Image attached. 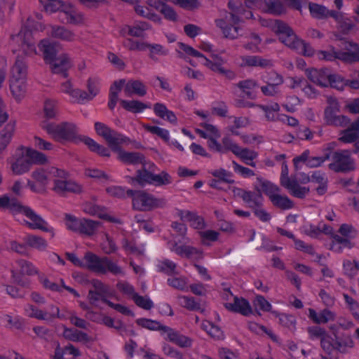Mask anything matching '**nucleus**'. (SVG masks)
Returning a JSON list of instances; mask_svg holds the SVG:
<instances>
[{
    "label": "nucleus",
    "mask_w": 359,
    "mask_h": 359,
    "mask_svg": "<svg viewBox=\"0 0 359 359\" xmlns=\"http://www.w3.org/2000/svg\"><path fill=\"white\" fill-rule=\"evenodd\" d=\"M148 4L164 15L165 18L170 20H175L177 14L174 10L168 5L164 4L160 0H148Z\"/></svg>",
    "instance_id": "obj_44"
},
{
    "label": "nucleus",
    "mask_w": 359,
    "mask_h": 359,
    "mask_svg": "<svg viewBox=\"0 0 359 359\" xmlns=\"http://www.w3.org/2000/svg\"><path fill=\"white\" fill-rule=\"evenodd\" d=\"M62 93L69 95L72 102L83 103L82 90L75 88L70 81H66L61 85Z\"/></svg>",
    "instance_id": "obj_36"
},
{
    "label": "nucleus",
    "mask_w": 359,
    "mask_h": 359,
    "mask_svg": "<svg viewBox=\"0 0 359 359\" xmlns=\"http://www.w3.org/2000/svg\"><path fill=\"white\" fill-rule=\"evenodd\" d=\"M124 83L125 79H120L114 81L111 85L110 88L109 100L108 102V106L111 109H114L116 102L118 100V93L122 89Z\"/></svg>",
    "instance_id": "obj_53"
},
{
    "label": "nucleus",
    "mask_w": 359,
    "mask_h": 359,
    "mask_svg": "<svg viewBox=\"0 0 359 359\" xmlns=\"http://www.w3.org/2000/svg\"><path fill=\"white\" fill-rule=\"evenodd\" d=\"M10 90L13 98L20 102L26 95V81H9Z\"/></svg>",
    "instance_id": "obj_42"
},
{
    "label": "nucleus",
    "mask_w": 359,
    "mask_h": 359,
    "mask_svg": "<svg viewBox=\"0 0 359 359\" xmlns=\"http://www.w3.org/2000/svg\"><path fill=\"white\" fill-rule=\"evenodd\" d=\"M151 29L150 25L146 22H139L133 25H124L119 31L120 35L126 36L127 34L135 37H143L144 32Z\"/></svg>",
    "instance_id": "obj_29"
},
{
    "label": "nucleus",
    "mask_w": 359,
    "mask_h": 359,
    "mask_svg": "<svg viewBox=\"0 0 359 359\" xmlns=\"http://www.w3.org/2000/svg\"><path fill=\"white\" fill-rule=\"evenodd\" d=\"M201 243L205 246H210L219 239V233L212 229L201 230L198 232Z\"/></svg>",
    "instance_id": "obj_51"
},
{
    "label": "nucleus",
    "mask_w": 359,
    "mask_h": 359,
    "mask_svg": "<svg viewBox=\"0 0 359 359\" xmlns=\"http://www.w3.org/2000/svg\"><path fill=\"white\" fill-rule=\"evenodd\" d=\"M249 8H256L264 13L280 15L285 11L283 3L299 10L302 0H245Z\"/></svg>",
    "instance_id": "obj_10"
},
{
    "label": "nucleus",
    "mask_w": 359,
    "mask_h": 359,
    "mask_svg": "<svg viewBox=\"0 0 359 359\" xmlns=\"http://www.w3.org/2000/svg\"><path fill=\"white\" fill-rule=\"evenodd\" d=\"M147 180L149 182V184L155 186L168 184L171 182L170 175L165 172H162L158 175L152 174L151 175H148V180Z\"/></svg>",
    "instance_id": "obj_63"
},
{
    "label": "nucleus",
    "mask_w": 359,
    "mask_h": 359,
    "mask_svg": "<svg viewBox=\"0 0 359 359\" xmlns=\"http://www.w3.org/2000/svg\"><path fill=\"white\" fill-rule=\"evenodd\" d=\"M162 336L165 340H168L180 347L187 348L191 346V339L180 334L168 327L162 328Z\"/></svg>",
    "instance_id": "obj_25"
},
{
    "label": "nucleus",
    "mask_w": 359,
    "mask_h": 359,
    "mask_svg": "<svg viewBox=\"0 0 359 359\" xmlns=\"http://www.w3.org/2000/svg\"><path fill=\"white\" fill-rule=\"evenodd\" d=\"M60 19L62 22L74 26L84 25L86 22L84 15L69 4L64 7Z\"/></svg>",
    "instance_id": "obj_23"
},
{
    "label": "nucleus",
    "mask_w": 359,
    "mask_h": 359,
    "mask_svg": "<svg viewBox=\"0 0 359 359\" xmlns=\"http://www.w3.org/2000/svg\"><path fill=\"white\" fill-rule=\"evenodd\" d=\"M224 307L233 312L243 316H249L252 313L250 303L244 298L234 296L230 291L226 290L223 294Z\"/></svg>",
    "instance_id": "obj_16"
},
{
    "label": "nucleus",
    "mask_w": 359,
    "mask_h": 359,
    "mask_svg": "<svg viewBox=\"0 0 359 359\" xmlns=\"http://www.w3.org/2000/svg\"><path fill=\"white\" fill-rule=\"evenodd\" d=\"M86 90H82L83 102L93 100L99 93L101 88L100 79L96 76H89L85 83Z\"/></svg>",
    "instance_id": "obj_24"
},
{
    "label": "nucleus",
    "mask_w": 359,
    "mask_h": 359,
    "mask_svg": "<svg viewBox=\"0 0 359 359\" xmlns=\"http://www.w3.org/2000/svg\"><path fill=\"white\" fill-rule=\"evenodd\" d=\"M177 46L178 52H183L187 55L198 57L201 65L206 67L211 71L224 76L229 79H233L235 77L233 72L226 69L223 66L225 63V60L219 55L213 53V46L209 41H201L198 44V48L205 53H211V57L212 60L208 59L198 50L183 43H178Z\"/></svg>",
    "instance_id": "obj_1"
},
{
    "label": "nucleus",
    "mask_w": 359,
    "mask_h": 359,
    "mask_svg": "<svg viewBox=\"0 0 359 359\" xmlns=\"http://www.w3.org/2000/svg\"><path fill=\"white\" fill-rule=\"evenodd\" d=\"M27 65L24 58L17 57L11 68L9 81H26Z\"/></svg>",
    "instance_id": "obj_28"
},
{
    "label": "nucleus",
    "mask_w": 359,
    "mask_h": 359,
    "mask_svg": "<svg viewBox=\"0 0 359 359\" xmlns=\"http://www.w3.org/2000/svg\"><path fill=\"white\" fill-rule=\"evenodd\" d=\"M309 9L311 15L316 19H325L332 17V13L334 12V11L329 10L323 5L315 3H309Z\"/></svg>",
    "instance_id": "obj_45"
},
{
    "label": "nucleus",
    "mask_w": 359,
    "mask_h": 359,
    "mask_svg": "<svg viewBox=\"0 0 359 359\" xmlns=\"http://www.w3.org/2000/svg\"><path fill=\"white\" fill-rule=\"evenodd\" d=\"M63 172L55 167L39 168L33 170L29 178L27 180V187L36 194H44L52 176H61Z\"/></svg>",
    "instance_id": "obj_6"
},
{
    "label": "nucleus",
    "mask_w": 359,
    "mask_h": 359,
    "mask_svg": "<svg viewBox=\"0 0 359 359\" xmlns=\"http://www.w3.org/2000/svg\"><path fill=\"white\" fill-rule=\"evenodd\" d=\"M328 107L325 110V119L327 124L332 125L337 118L336 113L339 110L338 102L332 97L328 99Z\"/></svg>",
    "instance_id": "obj_52"
},
{
    "label": "nucleus",
    "mask_w": 359,
    "mask_h": 359,
    "mask_svg": "<svg viewBox=\"0 0 359 359\" xmlns=\"http://www.w3.org/2000/svg\"><path fill=\"white\" fill-rule=\"evenodd\" d=\"M82 142L92 152L96 153L100 156L109 157L111 156L110 151L107 147L100 144L89 137L83 136L82 138Z\"/></svg>",
    "instance_id": "obj_41"
},
{
    "label": "nucleus",
    "mask_w": 359,
    "mask_h": 359,
    "mask_svg": "<svg viewBox=\"0 0 359 359\" xmlns=\"http://www.w3.org/2000/svg\"><path fill=\"white\" fill-rule=\"evenodd\" d=\"M48 161L43 154L29 147H19L10 160L11 170L15 175L28 172L33 164H43Z\"/></svg>",
    "instance_id": "obj_4"
},
{
    "label": "nucleus",
    "mask_w": 359,
    "mask_h": 359,
    "mask_svg": "<svg viewBox=\"0 0 359 359\" xmlns=\"http://www.w3.org/2000/svg\"><path fill=\"white\" fill-rule=\"evenodd\" d=\"M261 25L264 27H269L275 32L279 38V40L292 49H296L301 40L297 38L293 31L285 23L272 20L259 19Z\"/></svg>",
    "instance_id": "obj_11"
},
{
    "label": "nucleus",
    "mask_w": 359,
    "mask_h": 359,
    "mask_svg": "<svg viewBox=\"0 0 359 359\" xmlns=\"http://www.w3.org/2000/svg\"><path fill=\"white\" fill-rule=\"evenodd\" d=\"M147 49L149 51V57L154 60L157 61V56H165L168 54V50L163 46L158 43H147Z\"/></svg>",
    "instance_id": "obj_59"
},
{
    "label": "nucleus",
    "mask_w": 359,
    "mask_h": 359,
    "mask_svg": "<svg viewBox=\"0 0 359 359\" xmlns=\"http://www.w3.org/2000/svg\"><path fill=\"white\" fill-rule=\"evenodd\" d=\"M39 50L43 53V60L49 64L54 73H65L72 66L70 57L67 54L62 53L56 57V43L49 39H42L38 44Z\"/></svg>",
    "instance_id": "obj_5"
},
{
    "label": "nucleus",
    "mask_w": 359,
    "mask_h": 359,
    "mask_svg": "<svg viewBox=\"0 0 359 359\" xmlns=\"http://www.w3.org/2000/svg\"><path fill=\"white\" fill-rule=\"evenodd\" d=\"M175 215L183 222H188L194 229L200 231L205 226L204 220L202 217L197 216L194 212L186 210H177Z\"/></svg>",
    "instance_id": "obj_30"
},
{
    "label": "nucleus",
    "mask_w": 359,
    "mask_h": 359,
    "mask_svg": "<svg viewBox=\"0 0 359 359\" xmlns=\"http://www.w3.org/2000/svg\"><path fill=\"white\" fill-rule=\"evenodd\" d=\"M112 151L117 154V158L121 162L126 164L137 165L143 163V156L137 152H127L116 146V149H113Z\"/></svg>",
    "instance_id": "obj_31"
},
{
    "label": "nucleus",
    "mask_w": 359,
    "mask_h": 359,
    "mask_svg": "<svg viewBox=\"0 0 359 359\" xmlns=\"http://www.w3.org/2000/svg\"><path fill=\"white\" fill-rule=\"evenodd\" d=\"M359 137V127H355V121L351 127L340 133L339 140L344 143L355 142Z\"/></svg>",
    "instance_id": "obj_50"
},
{
    "label": "nucleus",
    "mask_w": 359,
    "mask_h": 359,
    "mask_svg": "<svg viewBox=\"0 0 359 359\" xmlns=\"http://www.w3.org/2000/svg\"><path fill=\"white\" fill-rule=\"evenodd\" d=\"M229 7L231 12L215 20V24L226 38L233 39L239 35L238 22L243 19L252 18L254 15L251 11L243 12L236 0H229Z\"/></svg>",
    "instance_id": "obj_3"
},
{
    "label": "nucleus",
    "mask_w": 359,
    "mask_h": 359,
    "mask_svg": "<svg viewBox=\"0 0 359 359\" xmlns=\"http://www.w3.org/2000/svg\"><path fill=\"white\" fill-rule=\"evenodd\" d=\"M49 34L54 38L65 41H73L76 38L75 33L63 26L53 25L50 27Z\"/></svg>",
    "instance_id": "obj_37"
},
{
    "label": "nucleus",
    "mask_w": 359,
    "mask_h": 359,
    "mask_svg": "<svg viewBox=\"0 0 359 359\" xmlns=\"http://www.w3.org/2000/svg\"><path fill=\"white\" fill-rule=\"evenodd\" d=\"M309 317L316 323H326L328 321L334 319L335 315L330 310L325 309L320 313H317L313 309H309Z\"/></svg>",
    "instance_id": "obj_46"
},
{
    "label": "nucleus",
    "mask_w": 359,
    "mask_h": 359,
    "mask_svg": "<svg viewBox=\"0 0 359 359\" xmlns=\"http://www.w3.org/2000/svg\"><path fill=\"white\" fill-rule=\"evenodd\" d=\"M133 206L135 210L149 211L154 208L163 207L165 201L163 198H158L144 191H133Z\"/></svg>",
    "instance_id": "obj_13"
},
{
    "label": "nucleus",
    "mask_w": 359,
    "mask_h": 359,
    "mask_svg": "<svg viewBox=\"0 0 359 359\" xmlns=\"http://www.w3.org/2000/svg\"><path fill=\"white\" fill-rule=\"evenodd\" d=\"M332 18L335 20L338 29L344 33H347L354 27L352 20L344 13L336 11L332 13Z\"/></svg>",
    "instance_id": "obj_40"
},
{
    "label": "nucleus",
    "mask_w": 359,
    "mask_h": 359,
    "mask_svg": "<svg viewBox=\"0 0 359 359\" xmlns=\"http://www.w3.org/2000/svg\"><path fill=\"white\" fill-rule=\"evenodd\" d=\"M202 327L211 337L215 339H222L224 338L223 331L218 326L210 321L203 322Z\"/></svg>",
    "instance_id": "obj_62"
},
{
    "label": "nucleus",
    "mask_w": 359,
    "mask_h": 359,
    "mask_svg": "<svg viewBox=\"0 0 359 359\" xmlns=\"http://www.w3.org/2000/svg\"><path fill=\"white\" fill-rule=\"evenodd\" d=\"M95 130L96 133L107 142L111 150L116 149V146H120L128 140L126 136L117 133L101 122L95 123Z\"/></svg>",
    "instance_id": "obj_17"
},
{
    "label": "nucleus",
    "mask_w": 359,
    "mask_h": 359,
    "mask_svg": "<svg viewBox=\"0 0 359 359\" xmlns=\"http://www.w3.org/2000/svg\"><path fill=\"white\" fill-rule=\"evenodd\" d=\"M307 77L316 85L321 87L329 86V78L331 72L328 69H306Z\"/></svg>",
    "instance_id": "obj_26"
},
{
    "label": "nucleus",
    "mask_w": 359,
    "mask_h": 359,
    "mask_svg": "<svg viewBox=\"0 0 359 359\" xmlns=\"http://www.w3.org/2000/svg\"><path fill=\"white\" fill-rule=\"evenodd\" d=\"M346 51L340 52L332 50L330 51L320 50L318 52V57L320 60H333L336 58L347 62L359 60V47L351 41H345Z\"/></svg>",
    "instance_id": "obj_12"
},
{
    "label": "nucleus",
    "mask_w": 359,
    "mask_h": 359,
    "mask_svg": "<svg viewBox=\"0 0 359 359\" xmlns=\"http://www.w3.org/2000/svg\"><path fill=\"white\" fill-rule=\"evenodd\" d=\"M11 273L14 282L26 286V283L22 280V276L37 274L38 270L32 263L25 259H18L12 265Z\"/></svg>",
    "instance_id": "obj_20"
},
{
    "label": "nucleus",
    "mask_w": 359,
    "mask_h": 359,
    "mask_svg": "<svg viewBox=\"0 0 359 359\" xmlns=\"http://www.w3.org/2000/svg\"><path fill=\"white\" fill-rule=\"evenodd\" d=\"M329 168L334 172H346L355 169V162L349 151L341 150L333 154Z\"/></svg>",
    "instance_id": "obj_18"
},
{
    "label": "nucleus",
    "mask_w": 359,
    "mask_h": 359,
    "mask_svg": "<svg viewBox=\"0 0 359 359\" xmlns=\"http://www.w3.org/2000/svg\"><path fill=\"white\" fill-rule=\"evenodd\" d=\"M320 342L323 349L329 353L334 350L345 353L353 346V341L349 336L341 338H337L334 336V338H333L330 335H325Z\"/></svg>",
    "instance_id": "obj_19"
},
{
    "label": "nucleus",
    "mask_w": 359,
    "mask_h": 359,
    "mask_svg": "<svg viewBox=\"0 0 359 359\" xmlns=\"http://www.w3.org/2000/svg\"><path fill=\"white\" fill-rule=\"evenodd\" d=\"M302 231L313 238L318 237L322 232L325 233V234L333 233L332 229L325 224H320L318 226H316L310 224H306L303 226Z\"/></svg>",
    "instance_id": "obj_43"
},
{
    "label": "nucleus",
    "mask_w": 359,
    "mask_h": 359,
    "mask_svg": "<svg viewBox=\"0 0 359 359\" xmlns=\"http://www.w3.org/2000/svg\"><path fill=\"white\" fill-rule=\"evenodd\" d=\"M120 103L124 109L135 114L141 113L146 109L151 107L150 104H147L141 101L135 100H121Z\"/></svg>",
    "instance_id": "obj_47"
},
{
    "label": "nucleus",
    "mask_w": 359,
    "mask_h": 359,
    "mask_svg": "<svg viewBox=\"0 0 359 359\" xmlns=\"http://www.w3.org/2000/svg\"><path fill=\"white\" fill-rule=\"evenodd\" d=\"M61 335L66 339L74 342L86 344L93 341V339L86 333L75 329L68 328L65 326H63V330L61 332Z\"/></svg>",
    "instance_id": "obj_33"
},
{
    "label": "nucleus",
    "mask_w": 359,
    "mask_h": 359,
    "mask_svg": "<svg viewBox=\"0 0 359 359\" xmlns=\"http://www.w3.org/2000/svg\"><path fill=\"white\" fill-rule=\"evenodd\" d=\"M235 194L241 196L248 205L252 209L260 207L263 203V197L260 193L256 194L238 189L235 191Z\"/></svg>",
    "instance_id": "obj_34"
},
{
    "label": "nucleus",
    "mask_w": 359,
    "mask_h": 359,
    "mask_svg": "<svg viewBox=\"0 0 359 359\" xmlns=\"http://www.w3.org/2000/svg\"><path fill=\"white\" fill-rule=\"evenodd\" d=\"M59 170L63 172L61 176H52L51 181L53 182L52 190L57 194L60 196H65L69 193H80L82 191V187L72 180H67V173L65 170L60 169Z\"/></svg>",
    "instance_id": "obj_15"
},
{
    "label": "nucleus",
    "mask_w": 359,
    "mask_h": 359,
    "mask_svg": "<svg viewBox=\"0 0 359 359\" xmlns=\"http://www.w3.org/2000/svg\"><path fill=\"white\" fill-rule=\"evenodd\" d=\"M81 353L79 348L72 344L61 347L57 344L54 353L51 355V359H76L81 356Z\"/></svg>",
    "instance_id": "obj_27"
},
{
    "label": "nucleus",
    "mask_w": 359,
    "mask_h": 359,
    "mask_svg": "<svg viewBox=\"0 0 359 359\" xmlns=\"http://www.w3.org/2000/svg\"><path fill=\"white\" fill-rule=\"evenodd\" d=\"M0 325L8 329H19L22 325L21 318L4 313L0 316Z\"/></svg>",
    "instance_id": "obj_55"
},
{
    "label": "nucleus",
    "mask_w": 359,
    "mask_h": 359,
    "mask_svg": "<svg viewBox=\"0 0 359 359\" xmlns=\"http://www.w3.org/2000/svg\"><path fill=\"white\" fill-rule=\"evenodd\" d=\"M232 120V124L229 125L228 130L233 135H239L238 129L247 128L250 124V121L247 117H229Z\"/></svg>",
    "instance_id": "obj_54"
},
{
    "label": "nucleus",
    "mask_w": 359,
    "mask_h": 359,
    "mask_svg": "<svg viewBox=\"0 0 359 359\" xmlns=\"http://www.w3.org/2000/svg\"><path fill=\"white\" fill-rule=\"evenodd\" d=\"M8 209L16 217L20 219V216L25 218L24 222L33 229H39L48 232L52 237L55 236V230L53 226L48 224L40 215H37L32 208L22 205L14 198H11L7 195L0 196V210Z\"/></svg>",
    "instance_id": "obj_2"
},
{
    "label": "nucleus",
    "mask_w": 359,
    "mask_h": 359,
    "mask_svg": "<svg viewBox=\"0 0 359 359\" xmlns=\"http://www.w3.org/2000/svg\"><path fill=\"white\" fill-rule=\"evenodd\" d=\"M233 154L240 158L245 164L252 167H255L256 163L254 161L258 156L257 152L247 148L234 147Z\"/></svg>",
    "instance_id": "obj_38"
},
{
    "label": "nucleus",
    "mask_w": 359,
    "mask_h": 359,
    "mask_svg": "<svg viewBox=\"0 0 359 359\" xmlns=\"http://www.w3.org/2000/svg\"><path fill=\"white\" fill-rule=\"evenodd\" d=\"M74 313V311L68 310L67 309H62L60 310L58 307L53 305L50 306L48 311V316H50V320L54 318H58L61 320L69 319V317Z\"/></svg>",
    "instance_id": "obj_64"
},
{
    "label": "nucleus",
    "mask_w": 359,
    "mask_h": 359,
    "mask_svg": "<svg viewBox=\"0 0 359 359\" xmlns=\"http://www.w3.org/2000/svg\"><path fill=\"white\" fill-rule=\"evenodd\" d=\"M142 126L144 130L151 133V134L157 135L166 143L169 142V140L170 139V135L168 130L161 128L159 126H151L149 124H142Z\"/></svg>",
    "instance_id": "obj_58"
},
{
    "label": "nucleus",
    "mask_w": 359,
    "mask_h": 359,
    "mask_svg": "<svg viewBox=\"0 0 359 359\" xmlns=\"http://www.w3.org/2000/svg\"><path fill=\"white\" fill-rule=\"evenodd\" d=\"M25 314L32 318H35L39 320H50V316H48V311H43L38 309L35 306L31 304H27L25 308Z\"/></svg>",
    "instance_id": "obj_60"
},
{
    "label": "nucleus",
    "mask_w": 359,
    "mask_h": 359,
    "mask_svg": "<svg viewBox=\"0 0 359 359\" xmlns=\"http://www.w3.org/2000/svg\"><path fill=\"white\" fill-rule=\"evenodd\" d=\"M255 189L258 191H262L276 207L283 210L293 207V202L286 195L281 194L280 187L270 181L257 177Z\"/></svg>",
    "instance_id": "obj_7"
},
{
    "label": "nucleus",
    "mask_w": 359,
    "mask_h": 359,
    "mask_svg": "<svg viewBox=\"0 0 359 359\" xmlns=\"http://www.w3.org/2000/svg\"><path fill=\"white\" fill-rule=\"evenodd\" d=\"M83 211L89 215L97 216L100 219L111 222H118V219L110 215L105 208L92 203H86L83 206Z\"/></svg>",
    "instance_id": "obj_35"
},
{
    "label": "nucleus",
    "mask_w": 359,
    "mask_h": 359,
    "mask_svg": "<svg viewBox=\"0 0 359 359\" xmlns=\"http://www.w3.org/2000/svg\"><path fill=\"white\" fill-rule=\"evenodd\" d=\"M154 114L161 118L168 121L171 124L176 125L177 118L172 111L169 110L165 104L163 103H156L153 107Z\"/></svg>",
    "instance_id": "obj_39"
},
{
    "label": "nucleus",
    "mask_w": 359,
    "mask_h": 359,
    "mask_svg": "<svg viewBox=\"0 0 359 359\" xmlns=\"http://www.w3.org/2000/svg\"><path fill=\"white\" fill-rule=\"evenodd\" d=\"M41 127L52 136L55 140L59 142L71 141L77 142L82 141V138L79 135V129L74 123H62L60 124L49 123L47 121H42Z\"/></svg>",
    "instance_id": "obj_8"
},
{
    "label": "nucleus",
    "mask_w": 359,
    "mask_h": 359,
    "mask_svg": "<svg viewBox=\"0 0 359 359\" xmlns=\"http://www.w3.org/2000/svg\"><path fill=\"white\" fill-rule=\"evenodd\" d=\"M124 93L127 96L136 95L142 97L147 93V88L145 85L140 80H129L126 81L122 88Z\"/></svg>",
    "instance_id": "obj_32"
},
{
    "label": "nucleus",
    "mask_w": 359,
    "mask_h": 359,
    "mask_svg": "<svg viewBox=\"0 0 359 359\" xmlns=\"http://www.w3.org/2000/svg\"><path fill=\"white\" fill-rule=\"evenodd\" d=\"M271 62L270 60L263 59L259 56H245L241 57V62L240 65L241 66H260V67H268L271 65Z\"/></svg>",
    "instance_id": "obj_56"
},
{
    "label": "nucleus",
    "mask_w": 359,
    "mask_h": 359,
    "mask_svg": "<svg viewBox=\"0 0 359 359\" xmlns=\"http://www.w3.org/2000/svg\"><path fill=\"white\" fill-rule=\"evenodd\" d=\"M83 267L99 273L110 271L114 274L121 273V269L116 264L107 259H100L92 253H87L84 257Z\"/></svg>",
    "instance_id": "obj_14"
},
{
    "label": "nucleus",
    "mask_w": 359,
    "mask_h": 359,
    "mask_svg": "<svg viewBox=\"0 0 359 359\" xmlns=\"http://www.w3.org/2000/svg\"><path fill=\"white\" fill-rule=\"evenodd\" d=\"M15 128V123L9 122L0 132V152L4 150L11 142Z\"/></svg>",
    "instance_id": "obj_48"
},
{
    "label": "nucleus",
    "mask_w": 359,
    "mask_h": 359,
    "mask_svg": "<svg viewBox=\"0 0 359 359\" xmlns=\"http://www.w3.org/2000/svg\"><path fill=\"white\" fill-rule=\"evenodd\" d=\"M283 187L287 189L292 196L299 198H304L309 192V187L299 185L297 180H292Z\"/></svg>",
    "instance_id": "obj_49"
},
{
    "label": "nucleus",
    "mask_w": 359,
    "mask_h": 359,
    "mask_svg": "<svg viewBox=\"0 0 359 359\" xmlns=\"http://www.w3.org/2000/svg\"><path fill=\"white\" fill-rule=\"evenodd\" d=\"M25 241L28 246L39 251H43L48 247L47 241L43 238L38 236L29 235L25 238Z\"/></svg>",
    "instance_id": "obj_57"
},
{
    "label": "nucleus",
    "mask_w": 359,
    "mask_h": 359,
    "mask_svg": "<svg viewBox=\"0 0 359 359\" xmlns=\"http://www.w3.org/2000/svg\"><path fill=\"white\" fill-rule=\"evenodd\" d=\"M203 129L197 128L196 132L202 137L208 140V146L210 149L217 152L223 151L222 144L217 141L221 134L219 130L213 125L205 123Z\"/></svg>",
    "instance_id": "obj_21"
},
{
    "label": "nucleus",
    "mask_w": 359,
    "mask_h": 359,
    "mask_svg": "<svg viewBox=\"0 0 359 359\" xmlns=\"http://www.w3.org/2000/svg\"><path fill=\"white\" fill-rule=\"evenodd\" d=\"M28 27L36 29L34 20L28 18L24 27L16 34L11 36V46L18 45L21 47L22 51L26 56L37 55L38 52L32 32Z\"/></svg>",
    "instance_id": "obj_9"
},
{
    "label": "nucleus",
    "mask_w": 359,
    "mask_h": 359,
    "mask_svg": "<svg viewBox=\"0 0 359 359\" xmlns=\"http://www.w3.org/2000/svg\"><path fill=\"white\" fill-rule=\"evenodd\" d=\"M353 243L348 239H343L339 236H335L330 249L337 253L341 252L344 248H351Z\"/></svg>",
    "instance_id": "obj_61"
},
{
    "label": "nucleus",
    "mask_w": 359,
    "mask_h": 359,
    "mask_svg": "<svg viewBox=\"0 0 359 359\" xmlns=\"http://www.w3.org/2000/svg\"><path fill=\"white\" fill-rule=\"evenodd\" d=\"M177 241H180V240L177 237H173L168 242V248L181 257L196 260L203 258V252L202 250L193 246H178Z\"/></svg>",
    "instance_id": "obj_22"
}]
</instances>
